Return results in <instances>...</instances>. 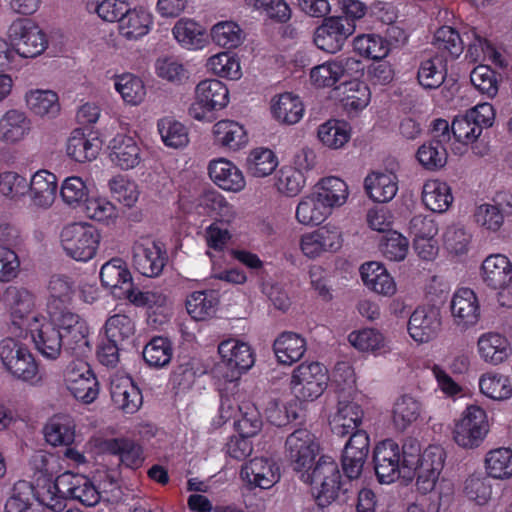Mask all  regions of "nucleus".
Instances as JSON below:
<instances>
[{
  "instance_id": "nucleus-1",
  "label": "nucleus",
  "mask_w": 512,
  "mask_h": 512,
  "mask_svg": "<svg viewBox=\"0 0 512 512\" xmlns=\"http://www.w3.org/2000/svg\"><path fill=\"white\" fill-rule=\"evenodd\" d=\"M446 451L441 445L432 444L423 451L416 441L404 444L405 482L415 479L416 491L421 495L433 494L439 503L450 498L453 483L441 477L446 461Z\"/></svg>"
},
{
  "instance_id": "nucleus-2",
  "label": "nucleus",
  "mask_w": 512,
  "mask_h": 512,
  "mask_svg": "<svg viewBox=\"0 0 512 512\" xmlns=\"http://www.w3.org/2000/svg\"><path fill=\"white\" fill-rule=\"evenodd\" d=\"M364 412L353 401L339 400L336 412L331 416L330 426L340 437L351 434L344 447L342 464L346 476L356 479L360 476L369 453L370 439L366 431L359 429Z\"/></svg>"
},
{
  "instance_id": "nucleus-3",
  "label": "nucleus",
  "mask_w": 512,
  "mask_h": 512,
  "mask_svg": "<svg viewBox=\"0 0 512 512\" xmlns=\"http://www.w3.org/2000/svg\"><path fill=\"white\" fill-rule=\"evenodd\" d=\"M0 362L13 379L30 385L41 382L36 357L26 344L13 337H5L0 341Z\"/></svg>"
},
{
  "instance_id": "nucleus-4",
  "label": "nucleus",
  "mask_w": 512,
  "mask_h": 512,
  "mask_svg": "<svg viewBox=\"0 0 512 512\" xmlns=\"http://www.w3.org/2000/svg\"><path fill=\"white\" fill-rule=\"evenodd\" d=\"M47 313L57 330L61 332L64 348L67 351L77 356H84L90 352V329L82 316L68 307H57L54 304L50 306V312Z\"/></svg>"
},
{
  "instance_id": "nucleus-5",
  "label": "nucleus",
  "mask_w": 512,
  "mask_h": 512,
  "mask_svg": "<svg viewBox=\"0 0 512 512\" xmlns=\"http://www.w3.org/2000/svg\"><path fill=\"white\" fill-rule=\"evenodd\" d=\"M59 238L60 246L67 257L86 263L96 256L101 235L87 222H73L62 228Z\"/></svg>"
},
{
  "instance_id": "nucleus-6",
  "label": "nucleus",
  "mask_w": 512,
  "mask_h": 512,
  "mask_svg": "<svg viewBox=\"0 0 512 512\" xmlns=\"http://www.w3.org/2000/svg\"><path fill=\"white\" fill-rule=\"evenodd\" d=\"M299 478L312 488L321 505L332 502L341 488V472L337 462L330 456L319 457L311 468L305 469Z\"/></svg>"
},
{
  "instance_id": "nucleus-7",
  "label": "nucleus",
  "mask_w": 512,
  "mask_h": 512,
  "mask_svg": "<svg viewBox=\"0 0 512 512\" xmlns=\"http://www.w3.org/2000/svg\"><path fill=\"white\" fill-rule=\"evenodd\" d=\"M6 37L10 41L16 57L21 59L37 58L49 46L47 34L29 18L13 20L7 28Z\"/></svg>"
},
{
  "instance_id": "nucleus-8",
  "label": "nucleus",
  "mask_w": 512,
  "mask_h": 512,
  "mask_svg": "<svg viewBox=\"0 0 512 512\" xmlns=\"http://www.w3.org/2000/svg\"><path fill=\"white\" fill-rule=\"evenodd\" d=\"M330 381L327 368L319 362H303L290 377V390L299 402H312L326 390Z\"/></svg>"
},
{
  "instance_id": "nucleus-9",
  "label": "nucleus",
  "mask_w": 512,
  "mask_h": 512,
  "mask_svg": "<svg viewBox=\"0 0 512 512\" xmlns=\"http://www.w3.org/2000/svg\"><path fill=\"white\" fill-rule=\"evenodd\" d=\"M490 430L488 414L481 406L468 405L454 421L452 438L463 449H476Z\"/></svg>"
},
{
  "instance_id": "nucleus-10",
  "label": "nucleus",
  "mask_w": 512,
  "mask_h": 512,
  "mask_svg": "<svg viewBox=\"0 0 512 512\" xmlns=\"http://www.w3.org/2000/svg\"><path fill=\"white\" fill-rule=\"evenodd\" d=\"M230 101L229 89L218 79L200 81L194 91V101L188 109V114L194 120L211 122L213 112L224 109Z\"/></svg>"
},
{
  "instance_id": "nucleus-11",
  "label": "nucleus",
  "mask_w": 512,
  "mask_h": 512,
  "mask_svg": "<svg viewBox=\"0 0 512 512\" xmlns=\"http://www.w3.org/2000/svg\"><path fill=\"white\" fill-rule=\"evenodd\" d=\"M221 363L227 368L222 375L224 382L235 388L240 376L248 371L255 362L250 345L238 338H228L218 345Z\"/></svg>"
},
{
  "instance_id": "nucleus-12",
  "label": "nucleus",
  "mask_w": 512,
  "mask_h": 512,
  "mask_svg": "<svg viewBox=\"0 0 512 512\" xmlns=\"http://www.w3.org/2000/svg\"><path fill=\"white\" fill-rule=\"evenodd\" d=\"M343 243L344 237L341 228L328 223L303 233L299 238V249L304 257L316 260L327 254L339 252Z\"/></svg>"
},
{
  "instance_id": "nucleus-13",
  "label": "nucleus",
  "mask_w": 512,
  "mask_h": 512,
  "mask_svg": "<svg viewBox=\"0 0 512 512\" xmlns=\"http://www.w3.org/2000/svg\"><path fill=\"white\" fill-rule=\"evenodd\" d=\"M363 71L362 62L352 56L327 60L310 69L309 80L316 88H331L344 77H356Z\"/></svg>"
},
{
  "instance_id": "nucleus-14",
  "label": "nucleus",
  "mask_w": 512,
  "mask_h": 512,
  "mask_svg": "<svg viewBox=\"0 0 512 512\" xmlns=\"http://www.w3.org/2000/svg\"><path fill=\"white\" fill-rule=\"evenodd\" d=\"M63 383L78 401L90 404L99 394L97 378L89 364L81 359L71 361L63 372Z\"/></svg>"
},
{
  "instance_id": "nucleus-15",
  "label": "nucleus",
  "mask_w": 512,
  "mask_h": 512,
  "mask_svg": "<svg viewBox=\"0 0 512 512\" xmlns=\"http://www.w3.org/2000/svg\"><path fill=\"white\" fill-rule=\"evenodd\" d=\"M375 473L381 484H391L398 479L405 482L404 446L391 439L377 444L374 450Z\"/></svg>"
},
{
  "instance_id": "nucleus-16",
  "label": "nucleus",
  "mask_w": 512,
  "mask_h": 512,
  "mask_svg": "<svg viewBox=\"0 0 512 512\" xmlns=\"http://www.w3.org/2000/svg\"><path fill=\"white\" fill-rule=\"evenodd\" d=\"M132 260L139 273L146 277H156L166 264L167 254L161 242L143 236L132 245Z\"/></svg>"
},
{
  "instance_id": "nucleus-17",
  "label": "nucleus",
  "mask_w": 512,
  "mask_h": 512,
  "mask_svg": "<svg viewBox=\"0 0 512 512\" xmlns=\"http://www.w3.org/2000/svg\"><path fill=\"white\" fill-rule=\"evenodd\" d=\"M320 450L314 434L301 428L291 433L285 441V453L293 470L299 475L311 468Z\"/></svg>"
},
{
  "instance_id": "nucleus-18",
  "label": "nucleus",
  "mask_w": 512,
  "mask_h": 512,
  "mask_svg": "<svg viewBox=\"0 0 512 512\" xmlns=\"http://www.w3.org/2000/svg\"><path fill=\"white\" fill-rule=\"evenodd\" d=\"M30 336L36 351L47 360H56L61 355L64 342L61 332L57 330L53 321L45 316L34 318L29 326L23 329Z\"/></svg>"
},
{
  "instance_id": "nucleus-19",
  "label": "nucleus",
  "mask_w": 512,
  "mask_h": 512,
  "mask_svg": "<svg viewBox=\"0 0 512 512\" xmlns=\"http://www.w3.org/2000/svg\"><path fill=\"white\" fill-rule=\"evenodd\" d=\"M354 23L341 16L325 18L313 35L316 47L324 52L335 54L342 50L347 39L355 32Z\"/></svg>"
},
{
  "instance_id": "nucleus-20",
  "label": "nucleus",
  "mask_w": 512,
  "mask_h": 512,
  "mask_svg": "<svg viewBox=\"0 0 512 512\" xmlns=\"http://www.w3.org/2000/svg\"><path fill=\"white\" fill-rule=\"evenodd\" d=\"M441 311L433 306H418L407 322V332L417 344L436 339L442 329Z\"/></svg>"
},
{
  "instance_id": "nucleus-21",
  "label": "nucleus",
  "mask_w": 512,
  "mask_h": 512,
  "mask_svg": "<svg viewBox=\"0 0 512 512\" xmlns=\"http://www.w3.org/2000/svg\"><path fill=\"white\" fill-rule=\"evenodd\" d=\"M240 478L251 489H270L280 481V467L271 458L255 457L241 467Z\"/></svg>"
},
{
  "instance_id": "nucleus-22",
  "label": "nucleus",
  "mask_w": 512,
  "mask_h": 512,
  "mask_svg": "<svg viewBox=\"0 0 512 512\" xmlns=\"http://www.w3.org/2000/svg\"><path fill=\"white\" fill-rule=\"evenodd\" d=\"M111 164L123 171L136 168L142 161V148L134 136L117 133L108 143Z\"/></svg>"
},
{
  "instance_id": "nucleus-23",
  "label": "nucleus",
  "mask_w": 512,
  "mask_h": 512,
  "mask_svg": "<svg viewBox=\"0 0 512 512\" xmlns=\"http://www.w3.org/2000/svg\"><path fill=\"white\" fill-rule=\"evenodd\" d=\"M58 189L54 173L40 169L33 173L28 181L26 198L33 210H48L52 207Z\"/></svg>"
},
{
  "instance_id": "nucleus-24",
  "label": "nucleus",
  "mask_w": 512,
  "mask_h": 512,
  "mask_svg": "<svg viewBox=\"0 0 512 512\" xmlns=\"http://www.w3.org/2000/svg\"><path fill=\"white\" fill-rule=\"evenodd\" d=\"M453 323L461 330L475 326L480 319V304L476 293L470 288L457 289L450 301Z\"/></svg>"
},
{
  "instance_id": "nucleus-25",
  "label": "nucleus",
  "mask_w": 512,
  "mask_h": 512,
  "mask_svg": "<svg viewBox=\"0 0 512 512\" xmlns=\"http://www.w3.org/2000/svg\"><path fill=\"white\" fill-rule=\"evenodd\" d=\"M367 197L375 203H388L399 190V179L395 172L388 169L370 171L363 182Z\"/></svg>"
},
{
  "instance_id": "nucleus-26",
  "label": "nucleus",
  "mask_w": 512,
  "mask_h": 512,
  "mask_svg": "<svg viewBox=\"0 0 512 512\" xmlns=\"http://www.w3.org/2000/svg\"><path fill=\"white\" fill-rule=\"evenodd\" d=\"M359 272L363 285L371 292L388 298L397 293V282L383 263L365 262L360 266Z\"/></svg>"
},
{
  "instance_id": "nucleus-27",
  "label": "nucleus",
  "mask_w": 512,
  "mask_h": 512,
  "mask_svg": "<svg viewBox=\"0 0 512 512\" xmlns=\"http://www.w3.org/2000/svg\"><path fill=\"white\" fill-rule=\"evenodd\" d=\"M476 349L479 358L491 366L503 364L512 355V346L508 338L495 331L480 334Z\"/></svg>"
},
{
  "instance_id": "nucleus-28",
  "label": "nucleus",
  "mask_w": 512,
  "mask_h": 512,
  "mask_svg": "<svg viewBox=\"0 0 512 512\" xmlns=\"http://www.w3.org/2000/svg\"><path fill=\"white\" fill-rule=\"evenodd\" d=\"M154 16L144 6L128 8L117 26L120 37L127 41H139L147 36L153 29Z\"/></svg>"
},
{
  "instance_id": "nucleus-29",
  "label": "nucleus",
  "mask_w": 512,
  "mask_h": 512,
  "mask_svg": "<svg viewBox=\"0 0 512 512\" xmlns=\"http://www.w3.org/2000/svg\"><path fill=\"white\" fill-rule=\"evenodd\" d=\"M8 294L12 301L10 330L13 334L21 335L23 329L29 326L34 318L43 315L34 311V296L28 290L12 288Z\"/></svg>"
},
{
  "instance_id": "nucleus-30",
  "label": "nucleus",
  "mask_w": 512,
  "mask_h": 512,
  "mask_svg": "<svg viewBox=\"0 0 512 512\" xmlns=\"http://www.w3.org/2000/svg\"><path fill=\"white\" fill-rule=\"evenodd\" d=\"M32 128V120L26 112L18 108L8 109L0 117V142L17 145L28 138Z\"/></svg>"
},
{
  "instance_id": "nucleus-31",
  "label": "nucleus",
  "mask_w": 512,
  "mask_h": 512,
  "mask_svg": "<svg viewBox=\"0 0 512 512\" xmlns=\"http://www.w3.org/2000/svg\"><path fill=\"white\" fill-rule=\"evenodd\" d=\"M110 395L115 407L124 413L133 414L142 405V394L132 379L114 374L110 380Z\"/></svg>"
},
{
  "instance_id": "nucleus-32",
  "label": "nucleus",
  "mask_w": 512,
  "mask_h": 512,
  "mask_svg": "<svg viewBox=\"0 0 512 512\" xmlns=\"http://www.w3.org/2000/svg\"><path fill=\"white\" fill-rule=\"evenodd\" d=\"M210 179L222 190L238 193L246 186L243 172L226 158L213 159L208 164Z\"/></svg>"
},
{
  "instance_id": "nucleus-33",
  "label": "nucleus",
  "mask_w": 512,
  "mask_h": 512,
  "mask_svg": "<svg viewBox=\"0 0 512 512\" xmlns=\"http://www.w3.org/2000/svg\"><path fill=\"white\" fill-rule=\"evenodd\" d=\"M60 485L66 488L67 499H73L84 506L93 507L101 500V492L85 475L65 472L60 475Z\"/></svg>"
},
{
  "instance_id": "nucleus-34",
  "label": "nucleus",
  "mask_w": 512,
  "mask_h": 512,
  "mask_svg": "<svg viewBox=\"0 0 512 512\" xmlns=\"http://www.w3.org/2000/svg\"><path fill=\"white\" fill-rule=\"evenodd\" d=\"M102 144L96 133L85 134L81 129H75L67 140L66 154L78 163L91 162L98 157Z\"/></svg>"
},
{
  "instance_id": "nucleus-35",
  "label": "nucleus",
  "mask_w": 512,
  "mask_h": 512,
  "mask_svg": "<svg viewBox=\"0 0 512 512\" xmlns=\"http://www.w3.org/2000/svg\"><path fill=\"white\" fill-rule=\"evenodd\" d=\"M172 35L185 50L201 51L207 47L209 36L206 28L191 18H180L172 27Z\"/></svg>"
},
{
  "instance_id": "nucleus-36",
  "label": "nucleus",
  "mask_w": 512,
  "mask_h": 512,
  "mask_svg": "<svg viewBox=\"0 0 512 512\" xmlns=\"http://www.w3.org/2000/svg\"><path fill=\"white\" fill-rule=\"evenodd\" d=\"M313 192L319 197L331 213L344 206L350 196L349 185L338 176H325L314 185Z\"/></svg>"
},
{
  "instance_id": "nucleus-37",
  "label": "nucleus",
  "mask_w": 512,
  "mask_h": 512,
  "mask_svg": "<svg viewBox=\"0 0 512 512\" xmlns=\"http://www.w3.org/2000/svg\"><path fill=\"white\" fill-rule=\"evenodd\" d=\"M336 93L342 108L349 116H355L364 110L371 100L369 87L356 80L339 85Z\"/></svg>"
},
{
  "instance_id": "nucleus-38",
  "label": "nucleus",
  "mask_w": 512,
  "mask_h": 512,
  "mask_svg": "<svg viewBox=\"0 0 512 512\" xmlns=\"http://www.w3.org/2000/svg\"><path fill=\"white\" fill-rule=\"evenodd\" d=\"M27 109L36 117L54 119L61 110L58 94L50 89H30L24 95Z\"/></svg>"
},
{
  "instance_id": "nucleus-39",
  "label": "nucleus",
  "mask_w": 512,
  "mask_h": 512,
  "mask_svg": "<svg viewBox=\"0 0 512 512\" xmlns=\"http://www.w3.org/2000/svg\"><path fill=\"white\" fill-rule=\"evenodd\" d=\"M332 213L313 192L303 195L295 207V220L306 227L319 226L324 223Z\"/></svg>"
},
{
  "instance_id": "nucleus-40",
  "label": "nucleus",
  "mask_w": 512,
  "mask_h": 512,
  "mask_svg": "<svg viewBox=\"0 0 512 512\" xmlns=\"http://www.w3.org/2000/svg\"><path fill=\"white\" fill-rule=\"evenodd\" d=\"M270 112L274 120L281 124L293 125L304 115V105L300 97L293 93L274 96L270 102Z\"/></svg>"
},
{
  "instance_id": "nucleus-41",
  "label": "nucleus",
  "mask_w": 512,
  "mask_h": 512,
  "mask_svg": "<svg viewBox=\"0 0 512 512\" xmlns=\"http://www.w3.org/2000/svg\"><path fill=\"white\" fill-rule=\"evenodd\" d=\"M214 143L223 148L238 151L248 144L245 127L233 120H220L212 127Z\"/></svg>"
},
{
  "instance_id": "nucleus-42",
  "label": "nucleus",
  "mask_w": 512,
  "mask_h": 512,
  "mask_svg": "<svg viewBox=\"0 0 512 512\" xmlns=\"http://www.w3.org/2000/svg\"><path fill=\"white\" fill-rule=\"evenodd\" d=\"M348 342L359 352L374 356L383 355L390 351L386 336L376 328L366 327L354 330L349 333Z\"/></svg>"
},
{
  "instance_id": "nucleus-43",
  "label": "nucleus",
  "mask_w": 512,
  "mask_h": 512,
  "mask_svg": "<svg viewBox=\"0 0 512 512\" xmlns=\"http://www.w3.org/2000/svg\"><path fill=\"white\" fill-rule=\"evenodd\" d=\"M484 283L491 289L512 282V262L503 254L487 256L481 266Z\"/></svg>"
},
{
  "instance_id": "nucleus-44",
  "label": "nucleus",
  "mask_w": 512,
  "mask_h": 512,
  "mask_svg": "<svg viewBox=\"0 0 512 512\" xmlns=\"http://www.w3.org/2000/svg\"><path fill=\"white\" fill-rule=\"evenodd\" d=\"M478 388L481 395L493 401L503 402L512 398V379L498 371L482 373L478 379Z\"/></svg>"
},
{
  "instance_id": "nucleus-45",
  "label": "nucleus",
  "mask_w": 512,
  "mask_h": 512,
  "mask_svg": "<svg viewBox=\"0 0 512 512\" xmlns=\"http://www.w3.org/2000/svg\"><path fill=\"white\" fill-rule=\"evenodd\" d=\"M421 199L427 209L436 213L446 212L454 200L451 187L439 179H429L424 182Z\"/></svg>"
},
{
  "instance_id": "nucleus-46",
  "label": "nucleus",
  "mask_w": 512,
  "mask_h": 512,
  "mask_svg": "<svg viewBox=\"0 0 512 512\" xmlns=\"http://www.w3.org/2000/svg\"><path fill=\"white\" fill-rule=\"evenodd\" d=\"M306 340L299 334L283 332L274 341L273 350L279 363L292 365L306 352Z\"/></svg>"
},
{
  "instance_id": "nucleus-47",
  "label": "nucleus",
  "mask_w": 512,
  "mask_h": 512,
  "mask_svg": "<svg viewBox=\"0 0 512 512\" xmlns=\"http://www.w3.org/2000/svg\"><path fill=\"white\" fill-rule=\"evenodd\" d=\"M115 91L120 95L126 105L139 106L147 96V89L144 81L133 73H122L113 78Z\"/></svg>"
},
{
  "instance_id": "nucleus-48",
  "label": "nucleus",
  "mask_w": 512,
  "mask_h": 512,
  "mask_svg": "<svg viewBox=\"0 0 512 512\" xmlns=\"http://www.w3.org/2000/svg\"><path fill=\"white\" fill-rule=\"evenodd\" d=\"M75 427L74 419L70 415H54L44 426L45 439L52 446H69L75 440Z\"/></svg>"
},
{
  "instance_id": "nucleus-49",
  "label": "nucleus",
  "mask_w": 512,
  "mask_h": 512,
  "mask_svg": "<svg viewBox=\"0 0 512 512\" xmlns=\"http://www.w3.org/2000/svg\"><path fill=\"white\" fill-rule=\"evenodd\" d=\"M486 475L494 480H508L512 477V449L497 447L488 450L483 459Z\"/></svg>"
},
{
  "instance_id": "nucleus-50",
  "label": "nucleus",
  "mask_w": 512,
  "mask_h": 512,
  "mask_svg": "<svg viewBox=\"0 0 512 512\" xmlns=\"http://www.w3.org/2000/svg\"><path fill=\"white\" fill-rule=\"evenodd\" d=\"M422 403L412 394L399 396L393 405L392 420L396 429L404 431L421 416Z\"/></svg>"
},
{
  "instance_id": "nucleus-51",
  "label": "nucleus",
  "mask_w": 512,
  "mask_h": 512,
  "mask_svg": "<svg viewBox=\"0 0 512 512\" xmlns=\"http://www.w3.org/2000/svg\"><path fill=\"white\" fill-rule=\"evenodd\" d=\"M219 305V295L214 290L192 292L186 300L189 315L197 321H203L215 316Z\"/></svg>"
},
{
  "instance_id": "nucleus-52",
  "label": "nucleus",
  "mask_w": 512,
  "mask_h": 512,
  "mask_svg": "<svg viewBox=\"0 0 512 512\" xmlns=\"http://www.w3.org/2000/svg\"><path fill=\"white\" fill-rule=\"evenodd\" d=\"M278 165L277 155L267 147L251 149L245 160L246 172L254 178H265L271 175Z\"/></svg>"
},
{
  "instance_id": "nucleus-53",
  "label": "nucleus",
  "mask_w": 512,
  "mask_h": 512,
  "mask_svg": "<svg viewBox=\"0 0 512 512\" xmlns=\"http://www.w3.org/2000/svg\"><path fill=\"white\" fill-rule=\"evenodd\" d=\"M352 46L358 55L374 61L385 59L391 51V43L376 33L357 35Z\"/></svg>"
},
{
  "instance_id": "nucleus-54",
  "label": "nucleus",
  "mask_w": 512,
  "mask_h": 512,
  "mask_svg": "<svg viewBox=\"0 0 512 512\" xmlns=\"http://www.w3.org/2000/svg\"><path fill=\"white\" fill-rule=\"evenodd\" d=\"M209 38L218 47L236 49L245 40V33L240 25L233 20H222L210 28Z\"/></svg>"
},
{
  "instance_id": "nucleus-55",
  "label": "nucleus",
  "mask_w": 512,
  "mask_h": 512,
  "mask_svg": "<svg viewBox=\"0 0 512 512\" xmlns=\"http://www.w3.org/2000/svg\"><path fill=\"white\" fill-rule=\"evenodd\" d=\"M66 490L60 485V475L55 480L44 479L42 483L38 482L34 499L53 511H62L66 506Z\"/></svg>"
},
{
  "instance_id": "nucleus-56",
  "label": "nucleus",
  "mask_w": 512,
  "mask_h": 512,
  "mask_svg": "<svg viewBox=\"0 0 512 512\" xmlns=\"http://www.w3.org/2000/svg\"><path fill=\"white\" fill-rule=\"evenodd\" d=\"M317 136L325 147L341 149L351 138V126L345 121L330 119L318 127Z\"/></svg>"
},
{
  "instance_id": "nucleus-57",
  "label": "nucleus",
  "mask_w": 512,
  "mask_h": 512,
  "mask_svg": "<svg viewBox=\"0 0 512 512\" xmlns=\"http://www.w3.org/2000/svg\"><path fill=\"white\" fill-rule=\"evenodd\" d=\"M205 67L208 72L220 78L236 81L242 77L239 57L226 51L210 56Z\"/></svg>"
},
{
  "instance_id": "nucleus-58",
  "label": "nucleus",
  "mask_w": 512,
  "mask_h": 512,
  "mask_svg": "<svg viewBox=\"0 0 512 512\" xmlns=\"http://www.w3.org/2000/svg\"><path fill=\"white\" fill-rule=\"evenodd\" d=\"M100 279L102 285L111 289L114 294L117 289L122 290L125 285L132 284V275L121 258H113L104 263L100 269Z\"/></svg>"
},
{
  "instance_id": "nucleus-59",
  "label": "nucleus",
  "mask_w": 512,
  "mask_h": 512,
  "mask_svg": "<svg viewBox=\"0 0 512 512\" xmlns=\"http://www.w3.org/2000/svg\"><path fill=\"white\" fill-rule=\"evenodd\" d=\"M446 74V59L436 55L421 61L417 72V79L424 89H436L442 85Z\"/></svg>"
},
{
  "instance_id": "nucleus-60",
  "label": "nucleus",
  "mask_w": 512,
  "mask_h": 512,
  "mask_svg": "<svg viewBox=\"0 0 512 512\" xmlns=\"http://www.w3.org/2000/svg\"><path fill=\"white\" fill-rule=\"evenodd\" d=\"M157 130L162 142L169 148L180 149L186 147L189 143L188 128L172 117L159 119Z\"/></svg>"
},
{
  "instance_id": "nucleus-61",
  "label": "nucleus",
  "mask_w": 512,
  "mask_h": 512,
  "mask_svg": "<svg viewBox=\"0 0 512 512\" xmlns=\"http://www.w3.org/2000/svg\"><path fill=\"white\" fill-rule=\"evenodd\" d=\"M89 187L87 182L80 176H68L60 185V197L63 203L72 208L81 207L89 199Z\"/></svg>"
},
{
  "instance_id": "nucleus-62",
  "label": "nucleus",
  "mask_w": 512,
  "mask_h": 512,
  "mask_svg": "<svg viewBox=\"0 0 512 512\" xmlns=\"http://www.w3.org/2000/svg\"><path fill=\"white\" fill-rule=\"evenodd\" d=\"M432 44L442 53V57L455 59L459 57L464 50V39L458 31L450 26H442L434 34Z\"/></svg>"
},
{
  "instance_id": "nucleus-63",
  "label": "nucleus",
  "mask_w": 512,
  "mask_h": 512,
  "mask_svg": "<svg viewBox=\"0 0 512 512\" xmlns=\"http://www.w3.org/2000/svg\"><path fill=\"white\" fill-rule=\"evenodd\" d=\"M108 188L112 196L126 207H133L140 195L138 184L130 177L118 174L108 181Z\"/></svg>"
},
{
  "instance_id": "nucleus-64",
  "label": "nucleus",
  "mask_w": 512,
  "mask_h": 512,
  "mask_svg": "<svg viewBox=\"0 0 512 512\" xmlns=\"http://www.w3.org/2000/svg\"><path fill=\"white\" fill-rule=\"evenodd\" d=\"M145 362L154 368H162L168 365L173 356V346L165 337H153L143 349Z\"/></svg>"
}]
</instances>
